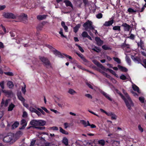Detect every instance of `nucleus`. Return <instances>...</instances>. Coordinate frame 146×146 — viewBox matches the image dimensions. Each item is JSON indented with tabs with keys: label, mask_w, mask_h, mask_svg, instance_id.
Listing matches in <instances>:
<instances>
[{
	"label": "nucleus",
	"mask_w": 146,
	"mask_h": 146,
	"mask_svg": "<svg viewBox=\"0 0 146 146\" xmlns=\"http://www.w3.org/2000/svg\"><path fill=\"white\" fill-rule=\"evenodd\" d=\"M103 15L101 13H99L96 15V17L98 19H100L102 17Z\"/></svg>",
	"instance_id": "nucleus-45"
},
{
	"label": "nucleus",
	"mask_w": 146,
	"mask_h": 146,
	"mask_svg": "<svg viewBox=\"0 0 146 146\" xmlns=\"http://www.w3.org/2000/svg\"><path fill=\"white\" fill-rule=\"evenodd\" d=\"M30 123L31 125L33 126H43L45 125L46 122L42 120L38 121L33 120L31 121Z\"/></svg>",
	"instance_id": "nucleus-3"
},
{
	"label": "nucleus",
	"mask_w": 146,
	"mask_h": 146,
	"mask_svg": "<svg viewBox=\"0 0 146 146\" xmlns=\"http://www.w3.org/2000/svg\"><path fill=\"white\" fill-rule=\"evenodd\" d=\"M46 22L45 21H43L42 23L39 24L37 27L36 28L37 30H42L43 28L44 25L45 24Z\"/></svg>",
	"instance_id": "nucleus-14"
},
{
	"label": "nucleus",
	"mask_w": 146,
	"mask_h": 146,
	"mask_svg": "<svg viewBox=\"0 0 146 146\" xmlns=\"http://www.w3.org/2000/svg\"><path fill=\"white\" fill-rule=\"evenodd\" d=\"M127 11L130 13L136 12V11L135 10H134V9H133L131 8H129L127 9Z\"/></svg>",
	"instance_id": "nucleus-38"
},
{
	"label": "nucleus",
	"mask_w": 146,
	"mask_h": 146,
	"mask_svg": "<svg viewBox=\"0 0 146 146\" xmlns=\"http://www.w3.org/2000/svg\"><path fill=\"white\" fill-rule=\"evenodd\" d=\"M143 62L144 64H142V65L145 68H146V59H144L143 61Z\"/></svg>",
	"instance_id": "nucleus-64"
},
{
	"label": "nucleus",
	"mask_w": 146,
	"mask_h": 146,
	"mask_svg": "<svg viewBox=\"0 0 146 146\" xmlns=\"http://www.w3.org/2000/svg\"><path fill=\"white\" fill-rule=\"evenodd\" d=\"M7 85L9 88H12L14 87V84L12 81H9L7 82Z\"/></svg>",
	"instance_id": "nucleus-23"
},
{
	"label": "nucleus",
	"mask_w": 146,
	"mask_h": 146,
	"mask_svg": "<svg viewBox=\"0 0 146 146\" xmlns=\"http://www.w3.org/2000/svg\"><path fill=\"white\" fill-rule=\"evenodd\" d=\"M131 59L135 62H137L139 63L141 61V59L139 57L137 56L135 57L134 56H131Z\"/></svg>",
	"instance_id": "nucleus-9"
},
{
	"label": "nucleus",
	"mask_w": 146,
	"mask_h": 146,
	"mask_svg": "<svg viewBox=\"0 0 146 146\" xmlns=\"http://www.w3.org/2000/svg\"><path fill=\"white\" fill-rule=\"evenodd\" d=\"M30 110L31 112L35 113L36 111L37 110L36 109L32 107H30Z\"/></svg>",
	"instance_id": "nucleus-51"
},
{
	"label": "nucleus",
	"mask_w": 146,
	"mask_h": 146,
	"mask_svg": "<svg viewBox=\"0 0 146 146\" xmlns=\"http://www.w3.org/2000/svg\"><path fill=\"white\" fill-rule=\"evenodd\" d=\"M95 40L96 42L97 45L99 46H101L103 43V41L99 37H96Z\"/></svg>",
	"instance_id": "nucleus-10"
},
{
	"label": "nucleus",
	"mask_w": 146,
	"mask_h": 146,
	"mask_svg": "<svg viewBox=\"0 0 146 146\" xmlns=\"http://www.w3.org/2000/svg\"><path fill=\"white\" fill-rule=\"evenodd\" d=\"M139 100L142 103L144 102L145 98L143 97H139Z\"/></svg>",
	"instance_id": "nucleus-46"
},
{
	"label": "nucleus",
	"mask_w": 146,
	"mask_h": 146,
	"mask_svg": "<svg viewBox=\"0 0 146 146\" xmlns=\"http://www.w3.org/2000/svg\"><path fill=\"white\" fill-rule=\"evenodd\" d=\"M51 129L53 130L57 131L58 130V128L56 126H53L50 128Z\"/></svg>",
	"instance_id": "nucleus-58"
},
{
	"label": "nucleus",
	"mask_w": 146,
	"mask_h": 146,
	"mask_svg": "<svg viewBox=\"0 0 146 146\" xmlns=\"http://www.w3.org/2000/svg\"><path fill=\"white\" fill-rule=\"evenodd\" d=\"M68 92L71 94H74L75 93H76V92L72 89H70L68 91Z\"/></svg>",
	"instance_id": "nucleus-37"
},
{
	"label": "nucleus",
	"mask_w": 146,
	"mask_h": 146,
	"mask_svg": "<svg viewBox=\"0 0 146 146\" xmlns=\"http://www.w3.org/2000/svg\"><path fill=\"white\" fill-rule=\"evenodd\" d=\"M123 100L124 101L128 109L129 110H131V107L133 106L134 104L130 97H129V99L125 98Z\"/></svg>",
	"instance_id": "nucleus-6"
},
{
	"label": "nucleus",
	"mask_w": 146,
	"mask_h": 146,
	"mask_svg": "<svg viewBox=\"0 0 146 146\" xmlns=\"http://www.w3.org/2000/svg\"><path fill=\"white\" fill-rule=\"evenodd\" d=\"M94 47L95 48H93L92 49V50H93L94 51L98 53L100 52L101 50L98 47L96 46H95Z\"/></svg>",
	"instance_id": "nucleus-32"
},
{
	"label": "nucleus",
	"mask_w": 146,
	"mask_h": 146,
	"mask_svg": "<svg viewBox=\"0 0 146 146\" xmlns=\"http://www.w3.org/2000/svg\"><path fill=\"white\" fill-rule=\"evenodd\" d=\"M37 109L40 112L42 113L43 115H45V113L42 110L39 108H38Z\"/></svg>",
	"instance_id": "nucleus-57"
},
{
	"label": "nucleus",
	"mask_w": 146,
	"mask_h": 146,
	"mask_svg": "<svg viewBox=\"0 0 146 146\" xmlns=\"http://www.w3.org/2000/svg\"><path fill=\"white\" fill-rule=\"evenodd\" d=\"M132 88L134 91H137L139 93H140L139 88L136 85H133L132 86Z\"/></svg>",
	"instance_id": "nucleus-21"
},
{
	"label": "nucleus",
	"mask_w": 146,
	"mask_h": 146,
	"mask_svg": "<svg viewBox=\"0 0 146 146\" xmlns=\"http://www.w3.org/2000/svg\"><path fill=\"white\" fill-rule=\"evenodd\" d=\"M4 73L5 74L10 76H12L14 75L13 73L11 72H4Z\"/></svg>",
	"instance_id": "nucleus-43"
},
{
	"label": "nucleus",
	"mask_w": 146,
	"mask_h": 146,
	"mask_svg": "<svg viewBox=\"0 0 146 146\" xmlns=\"http://www.w3.org/2000/svg\"><path fill=\"white\" fill-rule=\"evenodd\" d=\"M104 96L110 101H112V99L109 97L107 93Z\"/></svg>",
	"instance_id": "nucleus-52"
},
{
	"label": "nucleus",
	"mask_w": 146,
	"mask_h": 146,
	"mask_svg": "<svg viewBox=\"0 0 146 146\" xmlns=\"http://www.w3.org/2000/svg\"><path fill=\"white\" fill-rule=\"evenodd\" d=\"M118 94L120 96L121 98L123 100H124L125 98V97L120 92H119L118 93Z\"/></svg>",
	"instance_id": "nucleus-56"
},
{
	"label": "nucleus",
	"mask_w": 146,
	"mask_h": 146,
	"mask_svg": "<svg viewBox=\"0 0 146 146\" xmlns=\"http://www.w3.org/2000/svg\"><path fill=\"white\" fill-rule=\"evenodd\" d=\"M136 9L137 10L135 11H136V12L138 13H139V12H142L145 9V8L142 7L141 9H140L139 7H136Z\"/></svg>",
	"instance_id": "nucleus-28"
},
{
	"label": "nucleus",
	"mask_w": 146,
	"mask_h": 146,
	"mask_svg": "<svg viewBox=\"0 0 146 146\" xmlns=\"http://www.w3.org/2000/svg\"><path fill=\"white\" fill-rule=\"evenodd\" d=\"M60 131L62 133L65 135H68V133L66 131L63 129L61 127H59Z\"/></svg>",
	"instance_id": "nucleus-26"
},
{
	"label": "nucleus",
	"mask_w": 146,
	"mask_h": 146,
	"mask_svg": "<svg viewBox=\"0 0 146 146\" xmlns=\"http://www.w3.org/2000/svg\"><path fill=\"white\" fill-rule=\"evenodd\" d=\"M121 26L124 27V30L125 31H129L131 28L130 25L127 24L126 23H123Z\"/></svg>",
	"instance_id": "nucleus-8"
},
{
	"label": "nucleus",
	"mask_w": 146,
	"mask_h": 146,
	"mask_svg": "<svg viewBox=\"0 0 146 146\" xmlns=\"http://www.w3.org/2000/svg\"><path fill=\"white\" fill-rule=\"evenodd\" d=\"M138 129L142 133L143 132V129L140 124L139 125H138Z\"/></svg>",
	"instance_id": "nucleus-48"
},
{
	"label": "nucleus",
	"mask_w": 146,
	"mask_h": 146,
	"mask_svg": "<svg viewBox=\"0 0 146 146\" xmlns=\"http://www.w3.org/2000/svg\"><path fill=\"white\" fill-rule=\"evenodd\" d=\"M35 127L36 129L41 130H43L45 129V127L43 126L42 127Z\"/></svg>",
	"instance_id": "nucleus-50"
},
{
	"label": "nucleus",
	"mask_w": 146,
	"mask_h": 146,
	"mask_svg": "<svg viewBox=\"0 0 146 146\" xmlns=\"http://www.w3.org/2000/svg\"><path fill=\"white\" fill-rule=\"evenodd\" d=\"M62 143L65 145H67L68 144V140L66 137H64L62 140Z\"/></svg>",
	"instance_id": "nucleus-27"
},
{
	"label": "nucleus",
	"mask_w": 146,
	"mask_h": 146,
	"mask_svg": "<svg viewBox=\"0 0 146 146\" xmlns=\"http://www.w3.org/2000/svg\"><path fill=\"white\" fill-rule=\"evenodd\" d=\"M26 124V125H27V122H26V120L25 119H22L21 121V124L24 125Z\"/></svg>",
	"instance_id": "nucleus-53"
},
{
	"label": "nucleus",
	"mask_w": 146,
	"mask_h": 146,
	"mask_svg": "<svg viewBox=\"0 0 146 146\" xmlns=\"http://www.w3.org/2000/svg\"><path fill=\"white\" fill-rule=\"evenodd\" d=\"M126 40H125L124 43H123L122 44V45H121V47L123 49H124L125 48L127 49H129V45L128 44H126Z\"/></svg>",
	"instance_id": "nucleus-17"
},
{
	"label": "nucleus",
	"mask_w": 146,
	"mask_h": 146,
	"mask_svg": "<svg viewBox=\"0 0 146 146\" xmlns=\"http://www.w3.org/2000/svg\"><path fill=\"white\" fill-rule=\"evenodd\" d=\"M3 16L5 18L15 19L16 18V16L13 14L11 13H5Z\"/></svg>",
	"instance_id": "nucleus-7"
},
{
	"label": "nucleus",
	"mask_w": 146,
	"mask_h": 146,
	"mask_svg": "<svg viewBox=\"0 0 146 146\" xmlns=\"http://www.w3.org/2000/svg\"><path fill=\"white\" fill-rule=\"evenodd\" d=\"M117 67L122 72H127L128 71L127 69L126 68L123 67L120 65H118Z\"/></svg>",
	"instance_id": "nucleus-15"
},
{
	"label": "nucleus",
	"mask_w": 146,
	"mask_h": 146,
	"mask_svg": "<svg viewBox=\"0 0 146 146\" xmlns=\"http://www.w3.org/2000/svg\"><path fill=\"white\" fill-rule=\"evenodd\" d=\"M19 17L20 18L25 20V22H24V23H25L27 22V16L26 14L24 13H22L20 15Z\"/></svg>",
	"instance_id": "nucleus-13"
},
{
	"label": "nucleus",
	"mask_w": 146,
	"mask_h": 146,
	"mask_svg": "<svg viewBox=\"0 0 146 146\" xmlns=\"http://www.w3.org/2000/svg\"><path fill=\"white\" fill-rule=\"evenodd\" d=\"M138 46H140L141 48L143 50H144L143 48L144 47V42L141 40H140V42L137 43Z\"/></svg>",
	"instance_id": "nucleus-20"
},
{
	"label": "nucleus",
	"mask_w": 146,
	"mask_h": 146,
	"mask_svg": "<svg viewBox=\"0 0 146 146\" xmlns=\"http://www.w3.org/2000/svg\"><path fill=\"white\" fill-rule=\"evenodd\" d=\"M113 29L115 31H121V27L119 26H114L113 28Z\"/></svg>",
	"instance_id": "nucleus-29"
},
{
	"label": "nucleus",
	"mask_w": 146,
	"mask_h": 146,
	"mask_svg": "<svg viewBox=\"0 0 146 146\" xmlns=\"http://www.w3.org/2000/svg\"><path fill=\"white\" fill-rule=\"evenodd\" d=\"M81 58L82 60L84 62H87V60L85 58V57L84 56H82V57H81Z\"/></svg>",
	"instance_id": "nucleus-60"
},
{
	"label": "nucleus",
	"mask_w": 146,
	"mask_h": 146,
	"mask_svg": "<svg viewBox=\"0 0 146 146\" xmlns=\"http://www.w3.org/2000/svg\"><path fill=\"white\" fill-rule=\"evenodd\" d=\"M23 84H24V86L22 87L21 90L23 93L24 94H25L26 92V85L24 83H23Z\"/></svg>",
	"instance_id": "nucleus-30"
},
{
	"label": "nucleus",
	"mask_w": 146,
	"mask_h": 146,
	"mask_svg": "<svg viewBox=\"0 0 146 146\" xmlns=\"http://www.w3.org/2000/svg\"><path fill=\"white\" fill-rule=\"evenodd\" d=\"M131 93H132L133 96H138V94L136 92H134L132 90L131 91Z\"/></svg>",
	"instance_id": "nucleus-63"
},
{
	"label": "nucleus",
	"mask_w": 146,
	"mask_h": 146,
	"mask_svg": "<svg viewBox=\"0 0 146 146\" xmlns=\"http://www.w3.org/2000/svg\"><path fill=\"white\" fill-rule=\"evenodd\" d=\"M3 141L5 143H13L16 141L15 139L14 134L12 133H8L6 136L3 138Z\"/></svg>",
	"instance_id": "nucleus-1"
},
{
	"label": "nucleus",
	"mask_w": 146,
	"mask_h": 146,
	"mask_svg": "<svg viewBox=\"0 0 146 146\" xmlns=\"http://www.w3.org/2000/svg\"><path fill=\"white\" fill-rule=\"evenodd\" d=\"M75 45L78 47L79 50L82 52H84V50L83 48L79 45L77 44H75Z\"/></svg>",
	"instance_id": "nucleus-39"
},
{
	"label": "nucleus",
	"mask_w": 146,
	"mask_h": 146,
	"mask_svg": "<svg viewBox=\"0 0 146 146\" xmlns=\"http://www.w3.org/2000/svg\"><path fill=\"white\" fill-rule=\"evenodd\" d=\"M110 72L116 77H117V75L116 74L115 72L113 70L111 69V70H110Z\"/></svg>",
	"instance_id": "nucleus-54"
},
{
	"label": "nucleus",
	"mask_w": 146,
	"mask_h": 146,
	"mask_svg": "<svg viewBox=\"0 0 146 146\" xmlns=\"http://www.w3.org/2000/svg\"><path fill=\"white\" fill-rule=\"evenodd\" d=\"M122 91L123 93L125 95L126 98L129 99V97H130L127 93L126 92V91L124 89H122Z\"/></svg>",
	"instance_id": "nucleus-31"
},
{
	"label": "nucleus",
	"mask_w": 146,
	"mask_h": 146,
	"mask_svg": "<svg viewBox=\"0 0 146 146\" xmlns=\"http://www.w3.org/2000/svg\"><path fill=\"white\" fill-rule=\"evenodd\" d=\"M83 27L85 28L86 30L89 29L93 30L94 29V27L93 26L92 22L91 21L88 20L83 25Z\"/></svg>",
	"instance_id": "nucleus-4"
},
{
	"label": "nucleus",
	"mask_w": 146,
	"mask_h": 146,
	"mask_svg": "<svg viewBox=\"0 0 146 146\" xmlns=\"http://www.w3.org/2000/svg\"><path fill=\"white\" fill-rule=\"evenodd\" d=\"M120 78L121 79L125 80L127 79L126 77L123 74H122L120 76Z\"/></svg>",
	"instance_id": "nucleus-49"
},
{
	"label": "nucleus",
	"mask_w": 146,
	"mask_h": 146,
	"mask_svg": "<svg viewBox=\"0 0 146 146\" xmlns=\"http://www.w3.org/2000/svg\"><path fill=\"white\" fill-rule=\"evenodd\" d=\"M113 59L115 61L117 62L118 64H120L121 63V60L118 58L114 57L113 58Z\"/></svg>",
	"instance_id": "nucleus-42"
},
{
	"label": "nucleus",
	"mask_w": 146,
	"mask_h": 146,
	"mask_svg": "<svg viewBox=\"0 0 146 146\" xmlns=\"http://www.w3.org/2000/svg\"><path fill=\"white\" fill-rule=\"evenodd\" d=\"M81 25L80 24L77 25L73 28V31L75 33H76L78 31L79 28L80 27Z\"/></svg>",
	"instance_id": "nucleus-22"
},
{
	"label": "nucleus",
	"mask_w": 146,
	"mask_h": 146,
	"mask_svg": "<svg viewBox=\"0 0 146 146\" xmlns=\"http://www.w3.org/2000/svg\"><path fill=\"white\" fill-rule=\"evenodd\" d=\"M126 38H129L132 40H134L135 38V36L133 34H131L129 36H127Z\"/></svg>",
	"instance_id": "nucleus-35"
},
{
	"label": "nucleus",
	"mask_w": 146,
	"mask_h": 146,
	"mask_svg": "<svg viewBox=\"0 0 146 146\" xmlns=\"http://www.w3.org/2000/svg\"><path fill=\"white\" fill-rule=\"evenodd\" d=\"M114 22V20L112 19L108 21H106L103 25L106 27H108L112 25Z\"/></svg>",
	"instance_id": "nucleus-12"
},
{
	"label": "nucleus",
	"mask_w": 146,
	"mask_h": 146,
	"mask_svg": "<svg viewBox=\"0 0 146 146\" xmlns=\"http://www.w3.org/2000/svg\"><path fill=\"white\" fill-rule=\"evenodd\" d=\"M52 52L56 56H58L59 57L63 58V55H64L66 58H68L70 59H72V58L70 56L67 55L65 54H62L60 52L55 49H54V50H52Z\"/></svg>",
	"instance_id": "nucleus-5"
},
{
	"label": "nucleus",
	"mask_w": 146,
	"mask_h": 146,
	"mask_svg": "<svg viewBox=\"0 0 146 146\" xmlns=\"http://www.w3.org/2000/svg\"><path fill=\"white\" fill-rule=\"evenodd\" d=\"M15 106L13 103H11L10 104L8 108V111H12L13 108L15 107Z\"/></svg>",
	"instance_id": "nucleus-25"
},
{
	"label": "nucleus",
	"mask_w": 146,
	"mask_h": 146,
	"mask_svg": "<svg viewBox=\"0 0 146 146\" xmlns=\"http://www.w3.org/2000/svg\"><path fill=\"white\" fill-rule=\"evenodd\" d=\"M96 64L99 67L102 69L104 68V67L98 61L96 62Z\"/></svg>",
	"instance_id": "nucleus-40"
},
{
	"label": "nucleus",
	"mask_w": 146,
	"mask_h": 146,
	"mask_svg": "<svg viewBox=\"0 0 146 146\" xmlns=\"http://www.w3.org/2000/svg\"><path fill=\"white\" fill-rule=\"evenodd\" d=\"M35 140H33L32 141H31L30 143V146H34V145L35 144Z\"/></svg>",
	"instance_id": "nucleus-62"
},
{
	"label": "nucleus",
	"mask_w": 146,
	"mask_h": 146,
	"mask_svg": "<svg viewBox=\"0 0 146 146\" xmlns=\"http://www.w3.org/2000/svg\"><path fill=\"white\" fill-rule=\"evenodd\" d=\"M80 122L85 127L88 126H90V123L88 121H87V122H86L84 120H81L80 121Z\"/></svg>",
	"instance_id": "nucleus-16"
},
{
	"label": "nucleus",
	"mask_w": 146,
	"mask_h": 146,
	"mask_svg": "<svg viewBox=\"0 0 146 146\" xmlns=\"http://www.w3.org/2000/svg\"><path fill=\"white\" fill-rule=\"evenodd\" d=\"M59 33L61 35V36L66 38V36L64 35L63 34V29L62 28L60 29V31L59 32Z\"/></svg>",
	"instance_id": "nucleus-34"
},
{
	"label": "nucleus",
	"mask_w": 146,
	"mask_h": 146,
	"mask_svg": "<svg viewBox=\"0 0 146 146\" xmlns=\"http://www.w3.org/2000/svg\"><path fill=\"white\" fill-rule=\"evenodd\" d=\"M47 15H38L37 16V18L39 20L45 19Z\"/></svg>",
	"instance_id": "nucleus-19"
},
{
	"label": "nucleus",
	"mask_w": 146,
	"mask_h": 146,
	"mask_svg": "<svg viewBox=\"0 0 146 146\" xmlns=\"http://www.w3.org/2000/svg\"><path fill=\"white\" fill-rule=\"evenodd\" d=\"M98 142L100 145H101L102 146H104L105 144V141L103 139L99 140Z\"/></svg>",
	"instance_id": "nucleus-36"
},
{
	"label": "nucleus",
	"mask_w": 146,
	"mask_h": 146,
	"mask_svg": "<svg viewBox=\"0 0 146 146\" xmlns=\"http://www.w3.org/2000/svg\"><path fill=\"white\" fill-rule=\"evenodd\" d=\"M85 96L89 99H92V96L90 94H86Z\"/></svg>",
	"instance_id": "nucleus-55"
},
{
	"label": "nucleus",
	"mask_w": 146,
	"mask_h": 146,
	"mask_svg": "<svg viewBox=\"0 0 146 146\" xmlns=\"http://www.w3.org/2000/svg\"><path fill=\"white\" fill-rule=\"evenodd\" d=\"M6 7L5 5H0V11L3 10Z\"/></svg>",
	"instance_id": "nucleus-61"
},
{
	"label": "nucleus",
	"mask_w": 146,
	"mask_h": 146,
	"mask_svg": "<svg viewBox=\"0 0 146 146\" xmlns=\"http://www.w3.org/2000/svg\"><path fill=\"white\" fill-rule=\"evenodd\" d=\"M102 48L104 50H111L110 47H108L106 45H104L102 46Z\"/></svg>",
	"instance_id": "nucleus-33"
},
{
	"label": "nucleus",
	"mask_w": 146,
	"mask_h": 146,
	"mask_svg": "<svg viewBox=\"0 0 146 146\" xmlns=\"http://www.w3.org/2000/svg\"><path fill=\"white\" fill-rule=\"evenodd\" d=\"M19 123L17 121H15L11 126V129H14L17 127L19 125Z\"/></svg>",
	"instance_id": "nucleus-18"
},
{
	"label": "nucleus",
	"mask_w": 146,
	"mask_h": 146,
	"mask_svg": "<svg viewBox=\"0 0 146 146\" xmlns=\"http://www.w3.org/2000/svg\"><path fill=\"white\" fill-rule=\"evenodd\" d=\"M126 60L128 63L129 64H131V61L129 58L128 56H126Z\"/></svg>",
	"instance_id": "nucleus-47"
},
{
	"label": "nucleus",
	"mask_w": 146,
	"mask_h": 146,
	"mask_svg": "<svg viewBox=\"0 0 146 146\" xmlns=\"http://www.w3.org/2000/svg\"><path fill=\"white\" fill-rule=\"evenodd\" d=\"M88 35V33L86 31L83 32L82 34V36L84 38L87 37Z\"/></svg>",
	"instance_id": "nucleus-41"
},
{
	"label": "nucleus",
	"mask_w": 146,
	"mask_h": 146,
	"mask_svg": "<svg viewBox=\"0 0 146 146\" xmlns=\"http://www.w3.org/2000/svg\"><path fill=\"white\" fill-rule=\"evenodd\" d=\"M17 96L19 100L22 102L23 103L25 102V100L23 97L21 96V94H17Z\"/></svg>",
	"instance_id": "nucleus-24"
},
{
	"label": "nucleus",
	"mask_w": 146,
	"mask_h": 146,
	"mask_svg": "<svg viewBox=\"0 0 146 146\" xmlns=\"http://www.w3.org/2000/svg\"><path fill=\"white\" fill-rule=\"evenodd\" d=\"M64 3L65 4L66 7H70L73 8V6L71 2L68 0H65L64 1Z\"/></svg>",
	"instance_id": "nucleus-11"
},
{
	"label": "nucleus",
	"mask_w": 146,
	"mask_h": 146,
	"mask_svg": "<svg viewBox=\"0 0 146 146\" xmlns=\"http://www.w3.org/2000/svg\"><path fill=\"white\" fill-rule=\"evenodd\" d=\"M9 102V100H6L5 102L4 103V106L5 107H7V106Z\"/></svg>",
	"instance_id": "nucleus-59"
},
{
	"label": "nucleus",
	"mask_w": 146,
	"mask_h": 146,
	"mask_svg": "<svg viewBox=\"0 0 146 146\" xmlns=\"http://www.w3.org/2000/svg\"><path fill=\"white\" fill-rule=\"evenodd\" d=\"M0 86L2 89H4V81H2L0 82Z\"/></svg>",
	"instance_id": "nucleus-44"
},
{
	"label": "nucleus",
	"mask_w": 146,
	"mask_h": 146,
	"mask_svg": "<svg viewBox=\"0 0 146 146\" xmlns=\"http://www.w3.org/2000/svg\"><path fill=\"white\" fill-rule=\"evenodd\" d=\"M39 57L45 66H46L47 68L52 67L50 62L47 58L41 56H39Z\"/></svg>",
	"instance_id": "nucleus-2"
}]
</instances>
